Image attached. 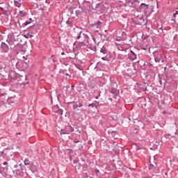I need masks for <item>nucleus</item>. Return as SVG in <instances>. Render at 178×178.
Returning a JSON list of instances; mask_svg holds the SVG:
<instances>
[{
  "instance_id": "7ed1b4c3",
  "label": "nucleus",
  "mask_w": 178,
  "mask_h": 178,
  "mask_svg": "<svg viewBox=\"0 0 178 178\" xmlns=\"http://www.w3.org/2000/svg\"><path fill=\"white\" fill-rule=\"evenodd\" d=\"M0 48H1V52L6 53V54L9 52V46H8V44L5 43V42H1Z\"/></svg>"
},
{
  "instance_id": "3c124183",
  "label": "nucleus",
  "mask_w": 178,
  "mask_h": 178,
  "mask_svg": "<svg viewBox=\"0 0 178 178\" xmlns=\"http://www.w3.org/2000/svg\"><path fill=\"white\" fill-rule=\"evenodd\" d=\"M176 15H178V11L177 10L175 12V13L173 14L174 17H175V16H176Z\"/></svg>"
},
{
  "instance_id": "09e8293b",
  "label": "nucleus",
  "mask_w": 178,
  "mask_h": 178,
  "mask_svg": "<svg viewBox=\"0 0 178 178\" xmlns=\"http://www.w3.org/2000/svg\"><path fill=\"white\" fill-rule=\"evenodd\" d=\"M159 81L161 86H162V79L161 78L159 79Z\"/></svg>"
},
{
  "instance_id": "4468645a",
  "label": "nucleus",
  "mask_w": 178,
  "mask_h": 178,
  "mask_svg": "<svg viewBox=\"0 0 178 178\" xmlns=\"http://www.w3.org/2000/svg\"><path fill=\"white\" fill-rule=\"evenodd\" d=\"M86 43L84 42H79L76 44V48H83L84 47H86Z\"/></svg>"
},
{
  "instance_id": "052dcab7",
  "label": "nucleus",
  "mask_w": 178,
  "mask_h": 178,
  "mask_svg": "<svg viewBox=\"0 0 178 178\" xmlns=\"http://www.w3.org/2000/svg\"><path fill=\"white\" fill-rule=\"evenodd\" d=\"M61 55H65V52H62V53H61Z\"/></svg>"
},
{
  "instance_id": "774afa93",
  "label": "nucleus",
  "mask_w": 178,
  "mask_h": 178,
  "mask_svg": "<svg viewBox=\"0 0 178 178\" xmlns=\"http://www.w3.org/2000/svg\"><path fill=\"white\" fill-rule=\"evenodd\" d=\"M77 44V42H76L74 43V44Z\"/></svg>"
},
{
  "instance_id": "f8f14e48",
  "label": "nucleus",
  "mask_w": 178,
  "mask_h": 178,
  "mask_svg": "<svg viewBox=\"0 0 178 178\" xmlns=\"http://www.w3.org/2000/svg\"><path fill=\"white\" fill-rule=\"evenodd\" d=\"M15 6L20 8L22 6V0H14Z\"/></svg>"
},
{
  "instance_id": "f704fd0d",
  "label": "nucleus",
  "mask_w": 178,
  "mask_h": 178,
  "mask_svg": "<svg viewBox=\"0 0 178 178\" xmlns=\"http://www.w3.org/2000/svg\"><path fill=\"white\" fill-rule=\"evenodd\" d=\"M72 108H73V109H77L79 108V106H78V104H74L72 106Z\"/></svg>"
},
{
  "instance_id": "de8ad7c7",
  "label": "nucleus",
  "mask_w": 178,
  "mask_h": 178,
  "mask_svg": "<svg viewBox=\"0 0 178 178\" xmlns=\"http://www.w3.org/2000/svg\"><path fill=\"white\" fill-rule=\"evenodd\" d=\"M95 172L96 175H98V173H99V170L96 169V170H95Z\"/></svg>"
},
{
  "instance_id": "72a5a7b5",
  "label": "nucleus",
  "mask_w": 178,
  "mask_h": 178,
  "mask_svg": "<svg viewBox=\"0 0 178 178\" xmlns=\"http://www.w3.org/2000/svg\"><path fill=\"white\" fill-rule=\"evenodd\" d=\"M82 31H80L79 32V34L77 35V37H76V39L77 40H80V38H81V34H82Z\"/></svg>"
},
{
  "instance_id": "c85d7f7f",
  "label": "nucleus",
  "mask_w": 178,
  "mask_h": 178,
  "mask_svg": "<svg viewBox=\"0 0 178 178\" xmlns=\"http://www.w3.org/2000/svg\"><path fill=\"white\" fill-rule=\"evenodd\" d=\"M164 137H165V138H172V134H165L164 135Z\"/></svg>"
},
{
  "instance_id": "5701e85b",
  "label": "nucleus",
  "mask_w": 178,
  "mask_h": 178,
  "mask_svg": "<svg viewBox=\"0 0 178 178\" xmlns=\"http://www.w3.org/2000/svg\"><path fill=\"white\" fill-rule=\"evenodd\" d=\"M31 170H32V172H37L38 170L37 166L34 165H31Z\"/></svg>"
},
{
  "instance_id": "338daca9",
  "label": "nucleus",
  "mask_w": 178,
  "mask_h": 178,
  "mask_svg": "<svg viewBox=\"0 0 178 178\" xmlns=\"http://www.w3.org/2000/svg\"><path fill=\"white\" fill-rule=\"evenodd\" d=\"M76 163V161H74V163Z\"/></svg>"
},
{
  "instance_id": "cd10ccee",
  "label": "nucleus",
  "mask_w": 178,
  "mask_h": 178,
  "mask_svg": "<svg viewBox=\"0 0 178 178\" xmlns=\"http://www.w3.org/2000/svg\"><path fill=\"white\" fill-rule=\"evenodd\" d=\"M65 72L66 71H63V74L69 77L68 80H70V79H72V75L69 74L68 73H66Z\"/></svg>"
},
{
  "instance_id": "f3484780",
  "label": "nucleus",
  "mask_w": 178,
  "mask_h": 178,
  "mask_svg": "<svg viewBox=\"0 0 178 178\" xmlns=\"http://www.w3.org/2000/svg\"><path fill=\"white\" fill-rule=\"evenodd\" d=\"M145 84H146V83H145L143 84H140L139 86V88L140 90H142V91H144V92L147 91V86H145Z\"/></svg>"
},
{
  "instance_id": "603ef678",
  "label": "nucleus",
  "mask_w": 178,
  "mask_h": 178,
  "mask_svg": "<svg viewBox=\"0 0 178 178\" xmlns=\"http://www.w3.org/2000/svg\"><path fill=\"white\" fill-rule=\"evenodd\" d=\"M20 135H22V133L20 132L16 134V136H20Z\"/></svg>"
},
{
  "instance_id": "0e129e2a",
  "label": "nucleus",
  "mask_w": 178,
  "mask_h": 178,
  "mask_svg": "<svg viewBox=\"0 0 178 178\" xmlns=\"http://www.w3.org/2000/svg\"><path fill=\"white\" fill-rule=\"evenodd\" d=\"M51 101H52V96H51Z\"/></svg>"
},
{
  "instance_id": "c9c22d12",
  "label": "nucleus",
  "mask_w": 178,
  "mask_h": 178,
  "mask_svg": "<svg viewBox=\"0 0 178 178\" xmlns=\"http://www.w3.org/2000/svg\"><path fill=\"white\" fill-rule=\"evenodd\" d=\"M73 143H74V144H77V143H80V140H78V139H74Z\"/></svg>"
},
{
  "instance_id": "6ab92c4d",
  "label": "nucleus",
  "mask_w": 178,
  "mask_h": 178,
  "mask_svg": "<svg viewBox=\"0 0 178 178\" xmlns=\"http://www.w3.org/2000/svg\"><path fill=\"white\" fill-rule=\"evenodd\" d=\"M66 24L69 26V27H72L73 26V20L72 19H68V20L66 22Z\"/></svg>"
},
{
  "instance_id": "5fc2aeb1",
  "label": "nucleus",
  "mask_w": 178,
  "mask_h": 178,
  "mask_svg": "<svg viewBox=\"0 0 178 178\" xmlns=\"http://www.w3.org/2000/svg\"><path fill=\"white\" fill-rule=\"evenodd\" d=\"M3 165H8V162H7V161H5V162L3 163Z\"/></svg>"
},
{
  "instance_id": "49530a36",
  "label": "nucleus",
  "mask_w": 178,
  "mask_h": 178,
  "mask_svg": "<svg viewBox=\"0 0 178 178\" xmlns=\"http://www.w3.org/2000/svg\"><path fill=\"white\" fill-rule=\"evenodd\" d=\"M80 13H81L80 10H76V16H77L78 15H80Z\"/></svg>"
},
{
  "instance_id": "37998d69",
  "label": "nucleus",
  "mask_w": 178,
  "mask_h": 178,
  "mask_svg": "<svg viewBox=\"0 0 178 178\" xmlns=\"http://www.w3.org/2000/svg\"><path fill=\"white\" fill-rule=\"evenodd\" d=\"M100 37H102V35H104V38H107V35L105 34H99Z\"/></svg>"
},
{
  "instance_id": "393cba45",
  "label": "nucleus",
  "mask_w": 178,
  "mask_h": 178,
  "mask_svg": "<svg viewBox=\"0 0 178 178\" xmlns=\"http://www.w3.org/2000/svg\"><path fill=\"white\" fill-rule=\"evenodd\" d=\"M19 166H20V169H21L22 173H24V172H26V166H24L22 164H19Z\"/></svg>"
},
{
  "instance_id": "864d4df0",
  "label": "nucleus",
  "mask_w": 178,
  "mask_h": 178,
  "mask_svg": "<svg viewBox=\"0 0 178 178\" xmlns=\"http://www.w3.org/2000/svg\"><path fill=\"white\" fill-rule=\"evenodd\" d=\"M3 155V152H0V156H2Z\"/></svg>"
},
{
  "instance_id": "dca6fc26",
  "label": "nucleus",
  "mask_w": 178,
  "mask_h": 178,
  "mask_svg": "<svg viewBox=\"0 0 178 178\" xmlns=\"http://www.w3.org/2000/svg\"><path fill=\"white\" fill-rule=\"evenodd\" d=\"M13 173L15 175V176H20V175H22V171L19 169H17L13 170Z\"/></svg>"
},
{
  "instance_id": "69168bd1",
  "label": "nucleus",
  "mask_w": 178,
  "mask_h": 178,
  "mask_svg": "<svg viewBox=\"0 0 178 178\" xmlns=\"http://www.w3.org/2000/svg\"><path fill=\"white\" fill-rule=\"evenodd\" d=\"M1 3H2V2H1V0H0V4H1Z\"/></svg>"
},
{
  "instance_id": "4c0bfd02",
  "label": "nucleus",
  "mask_w": 178,
  "mask_h": 178,
  "mask_svg": "<svg viewBox=\"0 0 178 178\" xmlns=\"http://www.w3.org/2000/svg\"><path fill=\"white\" fill-rule=\"evenodd\" d=\"M102 60H108V56H106L104 57H102Z\"/></svg>"
},
{
  "instance_id": "58836bf2",
  "label": "nucleus",
  "mask_w": 178,
  "mask_h": 178,
  "mask_svg": "<svg viewBox=\"0 0 178 178\" xmlns=\"http://www.w3.org/2000/svg\"><path fill=\"white\" fill-rule=\"evenodd\" d=\"M83 145H80L79 146V151H81V149H83Z\"/></svg>"
},
{
  "instance_id": "a211bd4d",
  "label": "nucleus",
  "mask_w": 178,
  "mask_h": 178,
  "mask_svg": "<svg viewBox=\"0 0 178 178\" xmlns=\"http://www.w3.org/2000/svg\"><path fill=\"white\" fill-rule=\"evenodd\" d=\"M102 24V22L101 21H97L94 24H92V27H97L98 29L99 26H101Z\"/></svg>"
},
{
  "instance_id": "79ce46f5",
  "label": "nucleus",
  "mask_w": 178,
  "mask_h": 178,
  "mask_svg": "<svg viewBox=\"0 0 178 178\" xmlns=\"http://www.w3.org/2000/svg\"><path fill=\"white\" fill-rule=\"evenodd\" d=\"M158 31H159V33H161V32L163 31V29H162V27H161V28L159 29Z\"/></svg>"
},
{
  "instance_id": "c756f323",
  "label": "nucleus",
  "mask_w": 178,
  "mask_h": 178,
  "mask_svg": "<svg viewBox=\"0 0 178 178\" xmlns=\"http://www.w3.org/2000/svg\"><path fill=\"white\" fill-rule=\"evenodd\" d=\"M145 22V19H144V17H140V23H141V24H143V23H144Z\"/></svg>"
},
{
  "instance_id": "9d476101",
  "label": "nucleus",
  "mask_w": 178,
  "mask_h": 178,
  "mask_svg": "<svg viewBox=\"0 0 178 178\" xmlns=\"http://www.w3.org/2000/svg\"><path fill=\"white\" fill-rule=\"evenodd\" d=\"M65 133H67V134H70V133H73V131H74V128H73V127L68 125L67 127H65Z\"/></svg>"
},
{
  "instance_id": "39448f33",
  "label": "nucleus",
  "mask_w": 178,
  "mask_h": 178,
  "mask_svg": "<svg viewBox=\"0 0 178 178\" xmlns=\"http://www.w3.org/2000/svg\"><path fill=\"white\" fill-rule=\"evenodd\" d=\"M9 8H10V6L8 3H6L3 7H0V9L3 12V15H8V13L9 12Z\"/></svg>"
},
{
  "instance_id": "ddd939ff",
  "label": "nucleus",
  "mask_w": 178,
  "mask_h": 178,
  "mask_svg": "<svg viewBox=\"0 0 178 178\" xmlns=\"http://www.w3.org/2000/svg\"><path fill=\"white\" fill-rule=\"evenodd\" d=\"M55 108L56 109H57L56 111V113H58V115H63V110H62V108H59V106L58 105H56Z\"/></svg>"
},
{
  "instance_id": "9b49d317",
  "label": "nucleus",
  "mask_w": 178,
  "mask_h": 178,
  "mask_svg": "<svg viewBox=\"0 0 178 178\" xmlns=\"http://www.w3.org/2000/svg\"><path fill=\"white\" fill-rule=\"evenodd\" d=\"M111 94H113V98H116V97H118L120 94L119 90L115 88H112L111 90Z\"/></svg>"
},
{
  "instance_id": "1a4fd4ad",
  "label": "nucleus",
  "mask_w": 178,
  "mask_h": 178,
  "mask_svg": "<svg viewBox=\"0 0 178 178\" xmlns=\"http://www.w3.org/2000/svg\"><path fill=\"white\" fill-rule=\"evenodd\" d=\"M48 62L53 67H55V62H56V59H55V56H51V58H49Z\"/></svg>"
},
{
  "instance_id": "bf43d9fd",
  "label": "nucleus",
  "mask_w": 178,
  "mask_h": 178,
  "mask_svg": "<svg viewBox=\"0 0 178 178\" xmlns=\"http://www.w3.org/2000/svg\"><path fill=\"white\" fill-rule=\"evenodd\" d=\"M110 101H113V99L111 97L108 98Z\"/></svg>"
},
{
  "instance_id": "b1692460",
  "label": "nucleus",
  "mask_w": 178,
  "mask_h": 178,
  "mask_svg": "<svg viewBox=\"0 0 178 178\" xmlns=\"http://www.w3.org/2000/svg\"><path fill=\"white\" fill-rule=\"evenodd\" d=\"M32 21H33V19L31 18H30L28 21L24 22L23 24H24V26H29V24H30Z\"/></svg>"
},
{
  "instance_id": "412c9836",
  "label": "nucleus",
  "mask_w": 178,
  "mask_h": 178,
  "mask_svg": "<svg viewBox=\"0 0 178 178\" xmlns=\"http://www.w3.org/2000/svg\"><path fill=\"white\" fill-rule=\"evenodd\" d=\"M91 106L92 108H96V109H98V104L97 103H91L88 105V107L90 108Z\"/></svg>"
},
{
  "instance_id": "2f4dec72",
  "label": "nucleus",
  "mask_w": 178,
  "mask_h": 178,
  "mask_svg": "<svg viewBox=\"0 0 178 178\" xmlns=\"http://www.w3.org/2000/svg\"><path fill=\"white\" fill-rule=\"evenodd\" d=\"M60 134H67V133H66L65 128L64 129H61Z\"/></svg>"
},
{
  "instance_id": "473e14b6",
  "label": "nucleus",
  "mask_w": 178,
  "mask_h": 178,
  "mask_svg": "<svg viewBox=\"0 0 178 178\" xmlns=\"http://www.w3.org/2000/svg\"><path fill=\"white\" fill-rule=\"evenodd\" d=\"M5 170V168L2 167L0 164V173H3V171Z\"/></svg>"
},
{
  "instance_id": "4be33fe9",
  "label": "nucleus",
  "mask_w": 178,
  "mask_h": 178,
  "mask_svg": "<svg viewBox=\"0 0 178 178\" xmlns=\"http://www.w3.org/2000/svg\"><path fill=\"white\" fill-rule=\"evenodd\" d=\"M131 58H132V60H134V59H137V55H136V53H134V51H131Z\"/></svg>"
},
{
  "instance_id": "e433bc0d",
  "label": "nucleus",
  "mask_w": 178,
  "mask_h": 178,
  "mask_svg": "<svg viewBox=\"0 0 178 178\" xmlns=\"http://www.w3.org/2000/svg\"><path fill=\"white\" fill-rule=\"evenodd\" d=\"M124 6L127 7L129 6V0L126 1V3H124Z\"/></svg>"
},
{
  "instance_id": "4d7b16f0",
  "label": "nucleus",
  "mask_w": 178,
  "mask_h": 178,
  "mask_svg": "<svg viewBox=\"0 0 178 178\" xmlns=\"http://www.w3.org/2000/svg\"><path fill=\"white\" fill-rule=\"evenodd\" d=\"M122 35H126V33L125 32H122Z\"/></svg>"
},
{
  "instance_id": "c03bdc74",
  "label": "nucleus",
  "mask_w": 178,
  "mask_h": 178,
  "mask_svg": "<svg viewBox=\"0 0 178 178\" xmlns=\"http://www.w3.org/2000/svg\"><path fill=\"white\" fill-rule=\"evenodd\" d=\"M62 97L61 94H58L57 96L58 100L59 101V99Z\"/></svg>"
},
{
  "instance_id": "423d86ee",
  "label": "nucleus",
  "mask_w": 178,
  "mask_h": 178,
  "mask_svg": "<svg viewBox=\"0 0 178 178\" xmlns=\"http://www.w3.org/2000/svg\"><path fill=\"white\" fill-rule=\"evenodd\" d=\"M154 56L155 62L159 63V62H161V60H162V56L160 54H159L158 52H155L154 54Z\"/></svg>"
},
{
  "instance_id": "0eeeda50",
  "label": "nucleus",
  "mask_w": 178,
  "mask_h": 178,
  "mask_svg": "<svg viewBox=\"0 0 178 178\" xmlns=\"http://www.w3.org/2000/svg\"><path fill=\"white\" fill-rule=\"evenodd\" d=\"M150 165L149 166V170H155L156 172L158 171V165L154 163L152 164L151 161H149Z\"/></svg>"
},
{
  "instance_id": "680f3d73",
  "label": "nucleus",
  "mask_w": 178,
  "mask_h": 178,
  "mask_svg": "<svg viewBox=\"0 0 178 178\" xmlns=\"http://www.w3.org/2000/svg\"><path fill=\"white\" fill-rule=\"evenodd\" d=\"M104 31H105V33H108V30H105Z\"/></svg>"
},
{
  "instance_id": "a19ab883",
  "label": "nucleus",
  "mask_w": 178,
  "mask_h": 178,
  "mask_svg": "<svg viewBox=\"0 0 178 178\" xmlns=\"http://www.w3.org/2000/svg\"><path fill=\"white\" fill-rule=\"evenodd\" d=\"M78 108H81V106H83V103H79L78 104Z\"/></svg>"
},
{
  "instance_id": "7c9ffc66",
  "label": "nucleus",
  "mask_w": 178,
  "mask_h": 178,
  "mask_svg": "<svg viewBox=\"0 0 178 178\" xmlns=\"http://www.w3.org/2000/svg\"><path fill=\"white\" fill-rule=\"evenodd\" d=\"M90 49L95 52V51H97V47L96 46H91Z\"/></svg>"
},
{
  "instance_id": "20e7f679",
  "label": "nucleus",
  "mask_w": 178,
  "mask_h": 178,
  "mask_svg": "<svg viewBox=\"0 0 178 178\" xmlns=\"http://www.w3.org/2000/svg\"><path fill=\"white\" fill-rule=\"evenodd\" d=\"M17 51V54H19V52H21V54H24L26 52V48H24V46H23V44H17V47H15Z\"/></svg>"
},
{
  "instance_id": "f257e3e1",
  "label": "nucleus",
  "mask_w": 178,
  "mask_h": 178,
  "mask_svg": "<svg viewBox=\"0 0 178 178\" xmlns=\"http://www.w3.org/2000/svg\"><path fill=\"white\" fill-rule=\"evenodd\" d=\"M15 80L17 81L18 84H22L23 86H26V84H29V79H27V76L26 75H20L17 74L15 76Z\"/></svg>"
},
{
  "instance_id": "a878e982",
  "label": "nucleus",
  "mask_w": 178,
  "mask_h": 178,
  "mask_svg": "<svg viewBox=\"0 0 178 178\" xmlns=\"http://www.w3.org/2000/svg\"><path fill=\"white\" fill-rule=\"evenodd\" d=\"M26 15H27V13L23 12V11H19V16H21V17H24V16H26Z\"/></svg>"
},
{
  "instance_id": "aec40b11",
  "label": "nucleus",
  "mask_w": 178,
  "mask_h": 178,
  "mask_svg": "<svg viewBox=\"0 0 178 178\" xmlns=\"http://www.w3.org/2000/svg\"><path fill=\"white\" fill-rule=\"evenodd\" d=\"M140 8H141V9H144V10H145L148 8V5H147L144 3H140Z\"/></svg>"
},
{
  "instance_id": "f03ea898",
  "label": "nucleus",
  "mask_w": 178,
  "mask_h": 178,
  "mask_svg": "<svg viewBox=\"0 0 178 178\" xmlns=\"http://www.w3.org/2000/svg\"><path fill=\"white\" fill-rule=\"evenodd\" d=\"M129 6L130 8H138L140 6V1L138 0H129Z\"/></svg>"
},
{
  "instance_id": "bb28decb",
  "label": "nucleus",
  "mask_w": 178,
  "mask_h": 178,
  "mask_svg": "<svg viewBox=\"0 0 178 178\" xmlns=\"http://www.w3.org/2000/svg\"><path fill=\"white\" fill-rule=\"evenodd\" d=\"M24 162V165H26L31 164V162H30V161L27 159H26Z\"/></svg>"
},
{
  "instance_id": "6e6d98bb",
  "label": "nucleus",
  "mask_w": 178,
  "mask_h": 178,
  "mask_svg": "<svg viewBox=\"0 0 178 178\" xmlns=\"http://www.w3.org/2000/svg\"><path fill=\"white\" fill-rule=\"evenodd\" d=\"M142 49H143L144 51H147V48L145 47H143Z\"/></svg>"
},
{
  "instance_id": "6e6552de",
  "label": "nucleus",
  "mask_w": 178,
  "mask_h": 178,
  "mask_svg": "<svg viewBox=\"0 0 178 178\" xmlns=\"http://www.w3.org/2000/svg\"><path fill=\"white\" fill-rule=\"evenodd\" d=\"M15 41L16 40H15L14 38H10L7 40V42L10 45H14V48H16L17 47V44H15Z\"/></svg>"
},
{
  "instance_id": "e2e57ef3",
  "label": "nucleus",
  "mask_w": 178,
  "mask_h": 178,
  "mask_svg": "<svg viewBox=\"0 0 178 178\" xmlns=\"http://www.w3.org/2000/svg\"><path fill=\"white\" fill-rule=\"evenodd\" d=\"M175 126H176V127H178V124H175Z\"/></svg>"
},
{
  "instance_id": "a18cd8bd",
  "label": "nucleus",
  "mask_w": 178,
  "mask_h": 178,
  "mask_svg": "<svg viewBox=\"0 0 178 178\" xmlns=\"http://www.w3.org/2000/svg\"><path fill=\"white\" fill-rule=\"evenodd\" d=\"M135 145L136 147V151H138V149H140V147H138V145L137 144H135Z\"/></svg>"
},
{
  "instance_id": "8fccbe9b",
  "label": "nucleus",
  "mask_w": 178,
  "mask_h": 178,
  "mask_svg": "<svg viewBox=\"0 0 178 178\" xmlns=\"http://www.w3.org/2000/svg\"><path fill=\"white\" fill-rule=\"evenodd\" d=\"M14 168H15V169H17V168H19V165H18L17 164H15V165H14Z\"/></svg>"
},
{
  "instance_id": "ea45409f",
  "label": "nucleus",
  "mask_w": 178,
  "mask_h": 178,
  "mask_svg": "<svg viewBox=\"0 0 178 178\" xmlns=\"http://www.w3.org/2000/svg\"><path fill=\"white\" fill-rule=\"evenodd\" d=\"M116 41H122V38H120V37H117L116 38Z\"/></svg>"
},
{
  "instance_id": "2eb2a0df",
  "label": "nucleus",
  "mask_w": 178,
  "mask_h": 178,
  "mask_svg": "<svg viewBox=\"0 0 178 178\" xmlns=\"http://www.w3.org/2000/svg\"><path fill=\"white\" fill-rule=\"evenodd\" d=\"M101 54H104V55H106L108 54V49L105 46H103L102 48L100 49Z\"/></svg>"
},
{
  "instance_id": "13d9d810",
  "label": "nucleus",
  "mask_w": 178,
  "mask_h": 178,
  "mask_svg": "<svg viewBox=\"0 0 178 178\" xmlns=\"http://www.w3.org/2000/svg\"><path fill=\"white\" fill-rule=\"evenodd\" d=\"M98 98H99V96H96V97H95V99H98Z\"/></svg>"
}]
</instances>
